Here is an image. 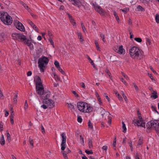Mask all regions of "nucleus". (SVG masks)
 I'll return each instance as SVG.
<instances>
[{
    "label": "nucleus",
    "mask_w": 159,
    "mask_h": 159,
    "mask_svg": "<svg viewBox=\"0 0 159 159\" xmlns=\"http://www.w3.org/2000/svg\"><path fill=\"white\" fill-rule=\"evenodd\" d=\"M133 85L136 90L138 91L139 90L138 87L135 83H133Z\"/></svg>",
    "instance_id": "obj_58"
},
{
    "label": "nucleus",
    "mask_w": 159,
    "mask_h": 159,
    "mask_svg": "<svg viewBox=\"0 0 159 159\" xmlns=\"http://www.w3.org/2000/svg\"><path fill=\"white\" fill-rule=\"evenodd\" d=\"M100 36L102 38V39L104 42H105V35L102 34H100Z\"/></svg>",
    "instance_id": "obj_47"
},
{
    "label": "nucleus",
    "mask_w": 159,
    "mask_h": 159,
    "mask_svg": "<svg viewBox=\"0 0 159 159\" xmlns=\"http://www.w3.org/2000/svg\"><path fill=\"white\" fill-rule=\"evenodd\" d=\"M72 93L76 97H79V95L75 91H72Z\"/></svg>",
    "instance_id": "obj_57"
},
{
    "label": "nucleus",
    "mask_w": 159,
    "mask_h": 159,
    "mask_svg": "<svg viewBox=\"0 0 159 159\" xmlns=\"http://www.w3.org/2000/svg\"><path fill=\"white\" fill-rule=\"evenodd\" d=\"M29 142L30 144L31 145L32 148H33L34 147L33 140L30 137L29 138Z\"/></svg>",
    "instance_id": "obj_35"
},
{
    "label": "nucleus",
    "mask_w": 159,
    "mask_h": 159,
    "mask_svg": "<svg viewBox=\"0 0 159 159\" xmlns=\"http://www.w3.org/2000/svg\"><path fill=\"white\" fill-rule=\"evenodd\" d=\"M77 121L79 123H81L82 119L80 116H78L77 118Z\"/></svg>",
    "instance_id": "obj_48"
},
{
    "label": "nucleus",
    "mask_w": 159,
    "mask_h": 159,
    "mask_svg": "<svg viewBox=\"0 0 159 159\" xmlns=\"http://www.w3.org/2000/svg\"><path fill=\"white\" fill-rule=\"evenodd\" d=\"M77 34H78L79 38L80 39H82V35H81V34L80 32H78L77 33Z\"/></svg>",
    "instance_id": "obj_52"
},
{
    "label": "nucleus",
    "mask_w": 159,
    "mask_h": 159,
    "mask_svg": "<svg viewBox=\"0 0 159 159\" xmlns=\"http://www.w3.org/2000/svg\"><path fill=\"white\" fill-rule=\"evenodd\" d=\"M95 9L101 15L103 16L105 14V11L100 6H97L95 7Z\"/></svg>",
    "instance_id": "obj_12"
},
{
    "label": "nucleus",
    "mask_w": 159,
    "mask_h": 159,
    "mask_svg": "<svg viewBox=\"0 0 159 159\" xmlns=\"http://www.w3.org/2000/svg\"><path fill=\"white\" fill-rule=\"evenodd\" d=\"M48 34L49 36V38H52V33L50 31H48Z\"/></svg>",
    "instance_id": "obj_53"
},
{
    "label": "nucleus",
    "mask_w": 159,
    "mask_h": 159,
    "mask_svg": "<svg viewBox=\"0 0 159 159\" xmlns=\"http://www.w3.org/2000/svg\"><path fill=\"white\" fill-rule=\"evenodd\" d=\"M24 43L26 44L29 47H31V45H33L30 42V41L29 39H27L24 41Z\"/></svg>",
    "instance_id": "obj_22"
},
{
    "label": "nucleus",
    "mask_w": 159,
    "mask_h": 159,
    "mask_svg": "<svg viewBox=\"0 0 159 159\" xmlns=\"http://www.w3.org/2000/svg\"><path fill=\"white\" fill-rule=\"evenodd\" d=\"M121 10L125 14H126L129 11V10L126 8H125L123 9H121Z\"/></svg>",
    "instance_id": "obj_40"
},
{
    "label": "nucleus",
    "mask_w": 159,
    "mask_h": 159,
    "mask_svg": "<svg viewBox=\"0 0 159 159\" xmlns=\"http://www.w3.org/2000/svg\"><path fill=\"white\" fill-rule=\"evenodd\" d=\"M19 34H20L18 33H13L12 34V37L13 39L18 40Z\"/></svg>",
    "instance_id": "obj_19"
},
{
    "label": "nucleus",
    "mask_w": 159,
    "mask_h": 159,
    "mask_svg": "<svg viewBox=\"0 0 159 159\" xmlns=\"http://www.w3.org/2000/svg\"><path fill=\"white\" fill-rule=\"evenodd\" d=\"M82 30L84 33H86V32H87V31L86 30V29L84 26H83L82 27Z\"/></svg>",
    "instance_id": "obj_59"
},
{
    "label": "nucleus",
    "mask_w": 159,
    "mask_h": 159,
    "mask_svg": "<svg viewBox=\"0 0 159 159\" xmlns=\"http://www.w3.org/2000/svg\"><path fill=\"white\" fill-rule=\"evenodd\" d=\"M36 79L34 80V81L36 83V86H40L43 85L42 84V80L40 77L39 76H36Z\"/></svg>",
    "instance_id": "obj_13"
},
{
    "label": "nucleus",
    "mask_w": 159,
    "mask_h": 159,
    "mask_svg": "<svg viewBox=\"0 0 159 159\" xmlns=\"http://www.w3.org/2000/svg\"><path fill=\"white\" fill-rule=\"evenodd\" d=\"M78 110L83 112L89 113L92 112L93 110L92 107L86 103L83 102H79L77 103Z\"/></svg>",
    "instance_id": "obj_1"
},
{
    "label": "nucleus",
    "mask_w": 159,
    "mask_h": 159,
    "mask_svg": "<svg viewBox=\"0 0 159 159\" xmlns=\"http://www.w3.org/2000/svg\"><path fill=\"white\" fill-rule=\"evenodd\" d=\"M88 126L89 128H90L91 129L93 128V126L92 124L91 123L90 121V120H89L88 122Z\"/></svg>",
    "instance_id": "obj_51"
},
{
    "label": "nucleus",
    "mask_w": 159,
    "mask_h": 159,
    "mask_svg": "<svg viewBox=\"0 0 159 159\" xmlns=\"http://www.w3.org/2000/svg\"><path fill=\"white\" fill-rule=\"evenodd\" d=\"M122 128L123 129V132L124 133H125L126 131V128L125 126V125L123 121L122 122Z\"/></svg>",
    "instance_id": "obj_27"
},
{
    "label": "nucleus",
    "mask_w": 159,
    "mask_h": 159,
    "mask_svg": "<svg viewBox=\"0 0 159 159\" xmlns=\"http://www.w3.org/2000/svg\"><path fill=\"white\" fill-rule=\"evenodd\" d=\"M28 107V104L27 103V101L26 100L25 101V107L24 109L25 110H26L27 109Z\"/></svg>",
    "instance_id": "obj_50"
},
{
    "label": "nucleus",
    "mask_w": 159,
    "mask_h": 159,
    "mask_svg": "<svg viewBox=\"0 0 159 159\" xmlns=\"http://www.w3.org/2000/svg\"><path fill=\"white\" fill-rule=\"evenodd\" d=\"M25 40H26V37L23 34H20L18 39L17 40L21 42H24Z\"/></svg>",
    "instance_id": "obj_16"
},
{
    "label": "nucleus",
    "mask_w": 159,
    "mask_h": 159,
    "mask_svg": "<svg viewBox=\"0 0 159 159\" xmlns=\"http://www.w3.org/2000/svg\"><path fill=\"white\" fill-rule=\"evenodd\" d=\"M105 72L107 73V75L109 76L110 79L111 80L112 77L111 76V74L109 70L107 69H106L105 70Z\"/></svg>",
    "instance_id": "obj_31"
},
{
    "label": "nucleus",
    "mask_w": 159,
    "mask_h": 159,
    "mask_svg": "<svg viewBox=\"0 0 159 159\" xmlns=\"http://www.w3.org/2000/svg\"><path fill=\"white\" fill-rule=\"evenodd\" d=\"M67 14L68 16V17H69L70 20L72 19H73L72 16L71 15H70L69 13H67Z\"/></svg>",
    "instance_id": "obj_60"
},
{
    "label": "nucleus",
    "mask_w": 159,
    "mask_h": 159,
    "mask_svg": "<svg viewBox=\"0 0 159 159\" xmlns=\"http://www.w3.org/2000/svg\"><path fill=\"white\" fill-rule=\"evenodd\" d=\"M14 24L17 29L19 30L23 31L25 30V28L22 24L19 21H16L14 23Z\"/></svg>",
    "instance_id": "obj_10"
},
{
    "label": "nucleus",
    "mask_w": 159,
    "mask_h": 159,
    "mask_svg": "<svg viewBox=\"0 0 159 159\" xmlns=\"http://www.w3.org/2000/svg\"><path fill=\"white\" fill-rule=\"evenodd\" d=\"M152 95L151 96V98H153L154 99H156L158 98V96L157 95V93L156 91H154L152 93Z\"/></svg>",
    "instance_id": "obj_20"
},
{
    "label": "nucleus",
    "mask_w": 159,
    "mask_h": 159,
    "mask_svg": "<svg viewBox=\"0 0 159 159\" xmlns=\"http://www.w3.org/2000/svg\"><path fill=\"white\" fill-rule=\"evenodd\" d=\"M7 140L9 142L11 141V136L10 134L8 132L7 133Z\"/></svg>",
    "instance_id": "obj_32"
},
{
    "label": "nucleus",
    "mask_w": 159,
    "mask_h": 159,
    "mask_svg": "<svg viewBox=\"0 0 159 159\" xmlns=\"http://www.w3.org/2000/svg\"><path fill=\"white\" fill-rule=\"evenodd\" d=\"M67 104H68L69 107L71 109H74V106L71 103H67Z\"/></svg>",
    "instance_id": "obj_43"
},
{
    "label": "nucleus",
    "mask_w": 159,
    "mask_h": 159,
    "mask_svg": "<svg viewBox=\"0 0 159 159\" xmlns=\"http://www.w3.org/2000/svg\"><path fill=\"white\" fill-rule=\"evenodd\" d=\"M70 21L74 26H76V25H75L76 23H75V20H74V19L70 20Z\"/></svg>",
    "instance_id": "obj_37"
},
{
    "label": "nucleus",
    "mask_w": 159,
    "mask_h": 159,
    "mask_svg": "<svg viewBox=\"0 0 159 159\" xmlns=\"http://www.w3.org/2000/svg\"><path fill=\"white\" fill-rule=\"evenodd\" d=\"M36 90L38 94L41 96L42 95L44 92L43 85L36 86Z\"/></svg>",
    "instance_id": "obj_9"
},
{
    "label": "nucleus",
    "mask_w": 159,
    "mask_h": 159,
    "mask_svg": "<svg viewBox=\"0 0 159 159\" xmlns=\"http://www.w3.org/2000/svg\"><path fill=\"white\" fill-rule=\"evenodd\" d=\"M54 78L57 80L58 81H59L60 80V78L58 77V75H57L56 74H54Z\"/></svg>",
    "instance_id": "obj_42"
},
{
    "label": "nucleus",
    "mask_w": 159,
    "mask_h": 159,
    "mask_svg": "<svg viewBox=\"0 0 159 159\" xmlns=\"http://www.w3.org/2000/svg\"><path fill=\"white\" fill-rule=\"evenodd\" d=\"M129 145L130 147L131 150L132 151H133V145H132V143L131 141H130V142H129Z\"/></svg>",
    "instance_id": "obj_46"
},
{
    "label": "nucleus",
    "mask_w": 159,
    "mask_h": 159,
    "mask_svg": "<svg viewBox=\"0 0 159 159\" xmlns=\"http://www.w3.org/2000/svg\"><path fill=\"white\" fill-rule=\"evenodd\" d=\"M88 140H89V147L90 148H91L93 147L92 139L90 138H89V139H88Z\"/></svg>",
    "instance_id": "obj_24"
},
{
    "label": "nucleus",
    "mask_w": 159,
    "mask_h": 159,
    "mask_svg": "<svg viewBox=\"0 0 159 159\" xmlns=\"http://www.w3.org/2000/svg\"><path fill=\"white\" fill-rule=\"evenodd\" d=\"M155 20L157 23H159V15L158 14H156V15Z\"/></svg>",
    "instance_id": "obj_30"
},
{
    "label": "nucleus",
    "mask_w": 159,
    "mask_h": 159,
    "mask_svg": "<svg viewBox=\"0 0 159 159\" xmlns=\"http://www.w3.org/2000/svg\"><path fill=\"white\" fill-rule=\"evenodd\" d=\"M121 73L122 75L127 80L129 79V78L127 76L125 75L123 72H121Z\"/></svg>",
    "instance_id": "obj_54"
},
{
    "label": "nucleus",
    "mask_w": 159,
    "mask_h": 159,
    "mask_svg": "<svg viewBox=\"0 0 159 159\" xmlns=\"http://www.w3.org/2000/svg\"><path fill=\"white\" fill-rule=\"evenodd\" d=\"M58 70L60 71L63 75H65V73L63 70L59 66L57 68Z\"/></svg>",
    "instance_id": "obj_33"
},
{
    "label": "nucleus",
    "mask_w": 159,
    "mask_h": 159,
    "mask_svg": "<svg viewBox=\"0 0 159 159\" xmlns=\"http://www.w3.org/2000/svg\"><path fill=\"white\" fill-rule=\"evenodd\" d=\"M130 57L134 59H140V57L142 53L139 49L136 47L134 46L129 49Z\"/></svg>",
    "instance_id": "obj_3"
},
{
    "label": "nucleus",
    "mask_w": 159,
    "mask_h": 159,
    "mask_svg": "<svg viewBox=\"0 0 159 159\" xmlns=\"http://www.w3.org/2000/svg\"><path fill=\"white\" fill-rule=\"evenodd\" d=\"M85 152L87 154H93V152L92 151V150H90V151H88V150H85Z\"/></svg>",
    "instance_id": "obj_41"
},
{
    "label": "nucleus",
    "mask_w": 159,
    "mask_h": 159,
    "mask_svg": "<svg viewBox=\"0 0 159 159\" xmlns=\"http://www.w3.org/2000/svg\"><path fill=\"white\" fill-rule=\"evenodd\" d=\"M80 140L81 141L82 143H84V138L82 137V136L81 135H80Z\"/></svg>",
    "instance_id": "obj_62"
},
{
    "label": "nucleus",
    "mask_w": 159,
    "mask_h": 159,
    "mask_svg": "<svg viewBox=\"0 0 159 159\" xmlns=\"http://www.w3.org/2000/svg\"><path fill=\"white\" fill-rule=\"evenodd\" d=\"M0 143L2 145H3L5 143V140L3 135H2V138L0 140Z\"/></svg>",
    "instance_id": "obj_25"
},
{
    "label": "nucleus",
    "mask_w": 159,
    "mask_h": 159,
    "mask_svg": "<svg viewBox=\"0 0 159 159\" xmlns=\"http://www.w3.org/2000/svg\"><path fill=\"white\" fill-rule=\"evenodd\" d=\"M62 154H63V155L64 157L65 158H67V154H66V153H65V152H63L62 153Z\"/></svg>",
    "instance_id": "obj_64"
},
{
    "label": "nucleus",
    "mask_w": 159,
    "mask_h": 159,
    "mask_svg": "<svg viewBox=\"0 0 159 159\" xmlns=\"http://www.w3.org/2000/svg\"><path fill=\"white\" fill-rule=\"evenodd\" d=\"M122 95L123 97V98H124L125 101H126V102H127V97H126V96L125 95L124 92H122Z\"/></svg>",
    "instance_id": "obj_39"
},
{
    "label": "nucleus",
    "mask_w": 159,
    "mask_h": 159,
    "mask_svg": "<svg viewBox=\"0 0 159 159\" xmlns=\"http://www.w3.org/2000/svg\"><path fill=\"white\" fill-rule=\"evenodd\" d=\"M137 9L139 11L144 12L145 11V9L140 5H138L137 7Z\"/></svg>",
    "instance_id": "obj_23"
},
{
    "label": "nucleus",
    "mask_w": 159,
    "mask_h": 159,
    "mask_svg": "<svg viewBox=\"0 0 159 159\" xmlns=\"http://www.w3.org/2000/svg\"><path fill=\"white\" fill-rule=\"evenodd\" d=\"M70 1L72 2V4L77 6L79 7L81 4V2L79 0H70Z\"/></svg>",
    "instance_id": "obj_15"
},
{
    "label": "nucleus",
    "mask_w": 159,
    "mask_h": 159,
    "mask_svg": "<svg viewBox=\"0 0 159 159\" xmlns=\"http://www.w3.org/2000/svg\"><path fill=\"white\" fill-rule=\"evenodd\" d=\"M107 146H104L102 148V149L103 150H104L106 152L107 149Z\"/></svg>",
    "instance_id": "obj_61"
},
{
    "label": "nucleus",
    "mask_w": 159,
    "mask_h": 159,
    "mask_svg": "<svg viewBox=\"0 0 159 159\" xmlns=\"http://www.w3.org/2000/svg\"><path fill=\"white\" fill-rule=\"evenodd\" d=\"M54 64L55 65V66L57 68V67H59V62L57 61H55L54 62Z\"/></svg>",
    "instance_id": "obj_38"
},
{
    "label": "nucleus",
    "mask_w": 159,
    "mask_h": 159,
    "mask_svg": "<svg viewBox=\"0 0 159 159\" xmlns=\"http://www.w3.org/2000/svg\"><path fill=\"white\" fill-rule=\"evenodd\" d=\"M14 111H12L11 112V115L10 116V121H11V124H14L13 118H14Z\"/></svg>",
    "instance_id": "obj_17"
},
{
    "label": "nucleus",
    "mask_w": 159,
    "mask_h": 159,
    "mask_svg": "<svg viewBox=\"0 0 159 159\" xmlns=\"http://www.w3.org/2000/svg\"><path fill=\"white\" fill-rule=\"evenodd\" d=\"M151 108L153 111H154L155 112H156L158 113H159L157 111L156 108L155 107L153 106H151Z\"/></svg>",
    "instance_id": "obj_49"
},
{
    "label": "nucleus",
    "mask_w": 159,
    "mask_h": 159,
    "mask_svg": "<svg viewBox=\"0 0 159 159\" xmlns=\"http://www.w3.org/2000/svg\"><path fill=\"white\" fill-rule=\"evenodd\" d=\"M147 129H154L159 134V120H152L148 122L146 124Z\"/></svg>",
    "instance_id": "obj_2"
},
{
    "label": "nucleus",
    "mask_w": 159,
    "mask_h": 159,
    "mask_svg": "<svg viewBox=\"0 0 159 159\" xmlns=\"http://www.w3.org/2000/svg\"><path fill=\"white\" fill-rule=\"evenodd\" d=\"M133 123L134 125H137L138 126H141L145 128V123L143 121L139 120L138 119H134L133 121Z\"/></svg>",
    "instance_id": "obj_7"
},
{
    "label": "nucleus",
    "mask_w": 159,
    "mask_h": 159,
    "mask_svg": "<svg viewBox=\"0 0 159 159\" xmlns=\"http://www.w3.org/2000/svg\"><path fill=\"white\" fill-rule=\"evenodd\" d=\"M41 107H42L43 109H45L48 108V106L47 105L43 104L41 105Z\"/></svg>",
    "instance_id": "obj_56"
},
{
    "label": "nucleus",
    "mask_w": 159,
    "mask_h": 159,
    "mask_svg": "<svg viewBox=\"0 0 159 159\" xmlns=\"http://www.w3.org/2000/svg\"><path fill=\"white\" fill-rule=\"evenodd\" d=\"M116 47L118 49H115V52L120 54H123L125 53V50L123 48L122 45L119 47L118 46H116Z\"/></svg>",
    "instance_id": "obj_11"
},
{
    "label": "nucleus",
    "mask_w": 159,
    "mask_h": 159,
    "mask_svg": "<svg viewBox=\"0 0 159 159\" xmlns=\"http://www.w3.org/2000/svg\"><path fill=\"white\" fill-rule=\"evenodd\" d=\"M95 45L96 47V48H97V49L98 50H100V47H99V46L98 44V42L96 41L95 42Z\"/></svg>",
    "instance_id": "obj_45"
},
{
    "label": "nucleus",
    "mask_w": 159,
    "mask_h": 159,
    "mask_svg": "<svg viewBox=\"0 0 159 159\" xmlns=\"http://www.w3.org/2000/svg\"><path fill=\"white\" fill-rule=\"evenodd\" d=\"M113 14L115 16V17L116 20L117 21V22H119L120 21V20L119 19V18L117 14L116 13V12L114 11L113 12Z\"/></svg>",
    "instance_id": "obj_26"
},
{
    "label": "nucleus",
    "mask_w": 159,
    "mask_h": 159,
    "mask_svg": "<svg viewBox=\"0 0 159 159\" xmlns=\"http://www.w3.org/2000/svg\"><path fill=\"white\" fill-rule=\"evenodd\" d=\"M116 138H115L114 139V140L113 143L112 144V146L113 147H116Z\"/></svg>",
    "instance_id": "obj_55"
},
{
    "label": "nucleus",
    "mask_w": 159,
    "mask_h": 159,
    "mask_svg": "<svg viewBox=\"0 0 159 159\" xmlns=\"http://www.w3.org/2000/svg\"><path fill=\"white\" fill-rule=\"evenodd\" d=\"M43 96H41L42 98L45 101L46 100H48V98L49 97H50V92H44L42 94Z\"/></svg>",
    "instance_id": "obj_14"
},
{
    "label": "nucleus",
    "mask_w": 159,
    "mask_h": 159,
    "mask_svg": "<svg viewBox=\"0 0 159 159\" xmlns=\"http://www.w3.org/2000/svg\"><path fill=\"white\" fill-rule=\"evenodd\" d=\"M18 96L17 95L14 96L13 98V102L14 103H16L17 102Z\"/></svg>",
    "instance_id": "obj_34"
},
{
    "label": "nucleus",
    "mask_w": 159,
    "mask_h": 159,
    "mask_svg": "<svg viewBox=\"0 0 159 159\" xmlns=\"http://www.w3.org/2000/svg\"><path fill=\"white\" fill-rule=\"evenodd\" d=\"M20 4H22L26 9H30L29 8V7L26 4H25L24 2H23L20 1Z\"/></svg>",
    "instance_id": "obj_28"
},
{
    "label": "nucleus",
    "mask_w": 159,
    "mask_h": 159,
    "mask_svg": "<svg viewBox=\"0 0 159 159\" xmlns=\"http://www.w3.org/2000/svg\"><path fill=\"white\" fill-rule=\"evenodd\" d=\"M3 124L2 122H1L0 123V131L2 132L3 130Z\"/></svg>",
    "instance_id": "obj_44"
},
{
    "label": "nucleus",
    "mask_w": 159,
    "mask_h": 159,
    "mask_svg": "<svg viewBox=\"0 0 159 159\" xmlns=\"http://www.w3.org/2000/svg\"><path fill=\"white\" fill-rule=\"evenodd\" d=\"M143 138L142 137H140L139 140V143L137 145V146L138 147H139L140 146L142 147V144L143 143Z\"/></svg>",
    "instance_id": "obj_21"
},
{
    "label": "nucleus",
    "mask_w": 159,
    "mask_h": 159,
    "mask_svg": "<svg viewBox=\"0 0 159 159\" xmlns=\"http://www.w3.org/2000/svg\"><path fill=\"white\" fill-rule=\"evenodd\" d=\"M115 94L120 101H122L123 100L122 97L119 93H118L117 92H116L115 93Z\"/></svg>",
    "instance_id": "obj_29"
},
{
    "label": "nucleus",
    "mask_w": 159,
    "mask_h": 159,
    "mask_svg": "<svg viewBox=\"0 0 159 159\" xmlns=\"http://www.w3.org/2000/svg\"><path fill=\"white\" fill-rule=\"evenodd\" d=\"M49 61V60L47 57L43 56L39 59L38 61V67L41 72L44 71V68L48 63Z\"/></svg>",
    "instance_id": "obj_4"
},
{
    "label": "nucleus",
    "mask_w": 159,
    "mask_h": 159,
    "mask_svg": "<svg viewBox=\"0 0 159 159\" xmlns=\"http://www.w3.org/2000/svg\"><path fill=\"white\" fill-rule=\"evenodd\" d=\"M134 40L137 42L140 43L142 41V39L140 38H134Z\"/></svg>",
    "instance_id": "obj_36"
},
{
    "label": "nucleus",
    "mask_w": 159,
    "mask_h": 159,
    "mask_svg": "<svg viewBox=\"0 0 159 159\" xmlns=\"http://www.w3.org/2000/svg\"><path fill=\"white\" fill-rule=\"evenodd\" d=\"M43 102L48 106V107L49 108H52L55 105L54 102L51 99L46 100Z\"/></svg>",
    "instance_id": "obj_8"
},
{
    "label": "nucleus",
    "mask_w": 159,
    "mask_h": 159,
    "mask_svg": "<svg viewBox=\"0 0 159 159\" xmlns=\"http://www.w3.org/2000/svg\"><path fill=\"white\" fill-rule=\"evenodd\" d=\"M61 136L62 138V141L61 144V150L63 151L65 150L66 147V136L64 133H62L61 134Z\"/></svg>",
    "instance_id": "obj_6"
},
{
    "label": "nucleus",
    "mask_w": 159,
    "mask_h": 159,
    "mask_svg": "<svg viewBox=\"0 0 159 159\" xmlns=\"http://www.w3.org/2000/svg\"><path fill=\"white\" fill-rule=\"evenodd\" d=\"M41 128L42 132L43 134L45 133V132L44 129V128L43 126V125H41Z\"/></svg>",
    "instance_id": "obj_63"
},
{
    "label": "nucleus",
    "mask_w": 159,
    "mask_h": 159,
    "mask_svg": "<svg viewBox=\"0 0 159 159\" xmlns=\"http://www.w3.org/2000/svg\"><path fill=\"white\" fill-rule=\"evenodd\" d=\"M0 19L4 24L7 25L11 24L12 21V18L7 13H0Z\"/></svg>",
    "instance_id": "obj_5"
},
{
    "label": "nucleus",
    "mask_w": 159,
    "mask_h": 159,
    "mask_svg": "<svg viewBox=\"0 0 159 159\" xmlns=\"http://www.w3.org/2000/svg\"><path fill=\"white\" fill-rule=\"evenodd\" d=\"M31 26V27L34 29L35 31L37 32H38L39 29L35 25H34L31 21H30L29 22Z\"/></svg>",
    "instance_id": "obj_18"
}]
</instances>
